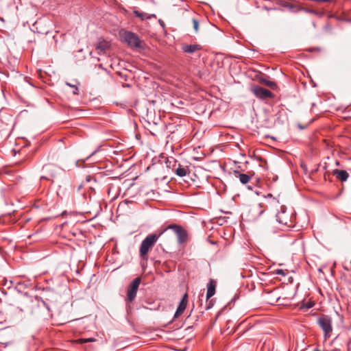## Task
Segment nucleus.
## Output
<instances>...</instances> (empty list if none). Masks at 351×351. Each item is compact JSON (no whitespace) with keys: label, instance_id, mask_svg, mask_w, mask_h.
<instances>
[{"label":"nucleus","instance_id":"19","mask_svg":"<svg viewBox=\"0 0 351 351\" xmlns=\"http://www.w3.org/2000/svg\"><path fill=\"white\" fill-rule=\"evenodd\" d=\"M165 164L169 169H171L172 171H173L178 163L173 157H169L167 158Z\"/></svg>","mask_w":351,"mask_h":351},{"label":"nucleus","instance_id":"6","mask_svg":"<svg viewBox=\"0 0 351 351\" xmlns=\"http://www.w3.org/2000/svg\"><path fill=\"white\" fill-rule=\"evenodd\" d=\"M141 282V278L140 277H137L134 278L128 286L125 298L127 303L132 302L136 298Z\"/></svg>","mask_w":351,"mask_h":351},{"label":"nucleus","instance_id":"34","mask_svg":"<svg viewBox=\"0 0 351 351\" xmlns=\"http://www.w3.org/2000/svg\"><path fill=\"white\" fill-rule=\"evenodd\" d=\"M99 67L102 68V64H99Z\"/></svg>","mask_w":351,"mask_h":351},{"label":"nucleus","instance_id":"15","mask_svg":"<svg viewBox=\"0 0 351 351\" xmlns=\"http://www.w3.org/2000/svg\"><path fill=\"white\" fill-rule=\"evenodd\" d=\"M233 174L236 178H239L240 182L243 184H247L253 176V174L242 173L238 170L234 171Z\"/></svg>","mask_w":351,"mask_h":351},{"label":"nucleus","instance_id":"35","mask_svg":"<svg viewBox=\"0 0 351 351\" xmlns=\"http://www.w3.org/2000/svg\"><path fill=\"white\" fill-rule=\"evenodd\" d=\"M95 152H96V151H95L94 152H93V154H92L91 155L95 154Z\"/></svg>","mask_w":351,"mask_h":351},{"label":"nucleus","instance_id":"27","mask_svg":"<svg viewBox=\"0 0 351 351\" xmlns=\"http://www.w3.org/2000/svg\"><path fill=\"white\" fill-rule=\"evenodd\" d=\"M86 180L88 182H90L91 181L96 182V179L94 177H92L90 176H87L86 178Z\"/></svg>","mask_w":351,"mask_h":351},{"label":"nucleus","instance_id":"30","mask_svg":"<svg viewBox=\"0 0 351 351\" xmlns=\"http://www.w3.org/2000/svg\"><path fill=\"white\" fill-rule=\"evenodd\" d=\"M73 88H75V90L73 91V93L74 95H78V88L74 85H73Z\"/></svg>","mask_w":351,"mask_h":351},{"label":"nucleus","instance_id":"14","mask_svg":"<svg viewBox=\"0 0 351 351\" xmlns=\"http://www.w3.org/2000/svg\"><path fill=\"white\" fill-rule=\"evenodd\" d=\"M332 175L336 176V178L341 181L345 182L349 177V173L346 170H340L335 169L332 171Z\"/></svg>","mask_w":351,"mask_h":351},{"label":"nucleus","instance_id":"10","mask_svg":"<svg viewBox=\"0 0 351 351\" xmlns=\"http://www.w3.org/2000/svg\"><path fill=\"white\" fill-rule=\"evenodd\" d=\"M187 303H188V294L185 293L182 296V298L179 303L177 310L174 314L173 318H178L183 313V312L184 311V310L186 308Z\"/></svg>","mask_w":351,"mask_h":351},{"label":"nucleus","instance_id":"13","mask_svg":"<svg viewBox=\"0 0 351 351\" xmlns=\"http://www.w3.org/2000/svg\"><path fill=\"white\" fill-rule=\"evenodd\" d=\"M202 49V46L198 44L187 45L184 44L182 46V50L186 53H193L197 51H200Z\"/></svg>","mask_w":351,"mask_h":351},{"label":"nucleus","instance_id":"32","mask_svg":"<svg viewBox=\"0 0 351 351\" xmlns=\"http://www.w3.org/2000/svg\"><path fill=\"white\" fill-rule=\"evenodd\" d=\"M66 85L73 88V85H71V84H69V83H68V82H67V83H66Z\"/></svg>","mask_w":351,"mask_h":351},{"label":"nucleus","instance_id":"26","mask_svg":"<svg viewBox=\"0 0 351 351\" xmlns=\"http://www.w3.org/2000/svg\"><path fill=\"white\" fill-rule=\"evenodd\" d=\"M313 305H314V304L313 302H308L306 304H304V306L302 307L305 308L306 309H308V308H311V307H313Z\"/></svg>","mask_w":351,"mask_h":351},{"label":"nucleus","instance_id":"3","mask_svg":"<svg viewBox=\"0 0 351 351\" xmlns=\"http://www.w3.org/2000/svg\"><path fill=\"white\" fill-rule=\"evenodd\" d=\"M276 217V221L282 227L290 228L293 226L292 215L290 213L287 212V208L285 206H280V210L277 213Z\"/></svg>","mask_w":351,"mask_h":351},{"label":"nucleus","instance_id":"11","mask_svg":"<svg viewBox=\"0 0 351 351\" xmlns=\"http://www.w3.org/2000/svg\"><path fill=\"white\" fill-rule=\"evenodd\" d=\"M177 235L178 243L179 244H182L186 243L188 239V232L187 231L181 226L176 232Z\"/></svg>","mask_w":351,"mask_h":351},{"label":"nucleus","instance_id":"29","mask_svg":"<svg viewBox=\"0 0 351 351\" xmlns=\"http://www.w3.org/2000/svg\"><path fill=\"white\" fill-rule=\"evenodd\" d=\"M283 6L291 9L293 8V5L289 3L283 4Z\"/></svg>","mask_w":351,"mask_h":351},{"label":"nucleus","instance_id":"24","mask_svg":"<svg viewBox=\"0 0 351 351\" xmlns=\"http://www.w3.org/2000/svg\"><path fill=\"white\" fill-rule=\"evenodd\" d=\"M133 13L134 14V15L140 19H141L142 20H143L145 19V13H143V12H138V10H134Z\"/></svg>","mask_w":351,"mask_h":351},{"label":"nucleus","instance_id":"33","mask_svg":"<svg viewBox=\"0 0 351 351\" xmlns=\"http://www.w3.org/2000/svg\"><path fill=\"white\" fill-rule=\"evenodd\" d=\"M350 342H351V340H349L348 342V346H349Z\"/></svg>","mask_w":351,"mask_h":351},{"label":"nucleus","instance_id":"28","mask_svg":"<svg viewBox=\"0 0 351 351\" xmlns=\"http://www.w3.org/2000/svg\"><path fill=\"white\" fill-rule=\"evenodd\" d=\"M213 306V300H211L209 301V303L206 305L205 309L208 310V309L211 308Z\"/></svg>","mask_w":351,"mask_h":351},{"label":"nucleus","instance_id":"20","mask_svg":"<svg viewBox=\"0 0 351 351\" xmlns=\"http://www.w3.org/2000/svg\"><path fill=\"white\" fill-rule=\"evenodd\" d=\"M260 82L274 90L276 89L278 87L275 82L270 81L265 77H261Z\"/></svg>","mask_w":351,"mask_h":351},{"label":"nucleus","instance_id":"4","mask_svg":"<svg viewBox=\"0 0 351 351\" xmlns=\"http://www.w3.org/2000/svg\"><path fill=\"white\" fill-rule=\"evenodd\" d=\"M23 303L25 309L30 312H33L37 308H39L40 304L46 306L47 308H48L45 302L38 296H27L23 300Z\"/></svg>","mask_w":351,"mask_h":351},{"label":"nucleus","instance_id":"23","mask_svg":"<svg viewBox=\"0 0 351 351\" xmlns=\"http://www.w3.org/2000/svg\"><path fill=\"white\" fill-rule=\"evenodd\" d=\"M192 22H193V29H194L195 32H198V27H199V21H198V20H197L196 19H192Z\"/></svg>","mask_w":351,"mask_h":351},{"label":"nucleus","instance_id":"16","mask_svg":"<svg viewBox=\"0 0 351 351\" xmlns=\"http://www.w3.org/2000/svg\"><path fill=\"white\" fill-rule=\"evenodd\" d=\"M261 204H255L251 206L249 210L250 213H252V217L256 218L262 215L265 210L262 208Z\"/></svg>","mask_w":351,"mask_h":351},{"label":"nucleus","instance_id":"1","mask_svg":"<svg viewBox=\"0 0 351 351\" xmlns=\"http://www.w3.org/2000/svg\"><path fill=\"white\" fill-rule=\"evenodd\" d=\"M162 235V233L151 234L147 235L145 239L143 240L139 248V254L141 258L147 260L148 252L156 243L158 238Z\"/></svg>","mask_w":351,"mask_h":351},{"label":"nucleus","instance_id":"9","mask_svg":"<svg viewBox=\"0 0 351 351\" xmlns=\"http://www.w3.org/2000/svg\"><path fill=\"white\" fill-rule=\"evenodd\" d=\"M111 45L110 42L106 40L104 38L101 37L98 41L95 44V48L99 55L106 53V51L110 49Z\"/></svg>","mask_w":351,"mask_h":351},{"label":"nucleus","instance_id":"25","mask_svg":"<svg viewBox=\"0 0 351 351\" xmlns=\"http://www.w3.org/2000/svg\"><path fill=\"white\" fill-rule=\"evenodd\" d=\"M275 274L277 275H281L283 276H286V272L282 269H276L275 271Z\"/></svg>","mask_w":351,"mask_h":351},{"label":"nucleus","instance_id":"31","mask_svg":"<svg viewBox=\"0 0 351 351\" xmlns=\"http://www.w3.org/2000/svg\"><path fill=\"white\" fill-rule=\"evenodd\" d=\"M159 23L162 27H165V23L161 19L159 20Z\"/></svg>","mask_w":351,"mask_h":351},{"label":"nucleus","instance_id":"5","mask_svg":"<svg viewBox=\"0 0 351 351\" xmlns=\"http://www.w3.org/2000/svg\"><path fill=\"white\" fill-rule=\"evenodd\" d=\"M317 324L323 330L325 339L329 338L332 331L331 317L328 315H322L317 319Z\"/></svg>","mask_w":351,"mask_h":351},{"label":"nucleus","instance_id":"21","mask_svg":"<svg viewBox=\"0 0 351 351\" xmlns=\"http://www.w3.org/2000/svg\"><path fill=\"white\" fill-rule=\"evenodd\" d=\"M181 227L180 225H178L176 223H172L169 226H167L163 230H162L160 233L164 234L166 231L168 230H172L175 233L177 232V230Z\"/></svg>","mask_w":351,"mask_h":351},{"label":"nucleus","instance_id":"2","mask_svg":"<svg viewBox=\"0 0 351 351\" xmlns=\"http://www.w3.org/2000/svg\"><path fill=\"white\" fill-rule=\"evenodd\" d=\"M119 36L122 41L126 43L132 48H143L141 41L137 34L130 31L121 30Z\"/></svg>","mask_w":351,"mask_h":351},{"label":"nucleus","instance_id":"22","mask_svg":"<svg viewBox=\"0 0 351 351\" xmlns=\"http://www.w3.org/2000/svg\"><path fill=\"white\" fill-rule=\"evenodd\" d=\"M96 341L95 338H81L77 340V341L80 343H85L89 342H94Z\"/></svg>","mask_w":351,"mask_h":351},{"label":"nucleus","instance_id":"7","mask_svg":"<svg viewBox=\"0 0 351 351\" xmlns=\"http://www.w3.org/2000/svg\"><path fill=\"white\" fill-rule=\"evenodd\" d=\"M251 91L259 99H273L275 97L270 90L257 85L252 86Z\"/></svg>","mask_w":351,"mask_h":351},{"label":"nucleus","instance_id":"8","mask_svg":"<svg viewBox=\"0 0 351 351\" xmlns=\"http://www.w3.org/2000/svg\"><path fill=\"white\" fill-rule=\"evenodd\" d=\"M43 170L45 175L40 177L41 180H47L53 182V179L56 178L59 168L53 164H47L43 166Z\"/></svg>","mask_w":351,"mask_h":351},{"label":"nucleus","instance_id":"12","mask_svg":"<svg viewBox=\"0 0 351 351\" xmlns=\"http://www.w3.org/2000/svg\"><path fill=\"white\" fill-rule=\"evenodd\" d=\"M216 281L212 278L209 280V282L207 284V292H206V299L208 300L210 299L212 296H213L215 293V289H216Z\"/></svg>","mask_w":351,"mask_h":351},{"label":"nucleus","instance_id":"17","mask_svg":"<svg viewBox=\"0 0 351 351\" xmlns=\"http://www.w3.org/2000/svg\"><path fill=\"white\" fill-rule=\"evenodd\" d=\"M173 171H174L176 174L180 177H184L190 172L188 167L181 165L180 163L178 164Z\"/></svg>","mask_w":351,"mask_h":351},{"label":"nucleus","instance_id":"18","mask_svg":"<svg viewBox=\"0 0 351 351\" xmlns=\"http://www.w3.org/2000/svg\"><path fill=\"white\" fill-rule=\"evenodd\" d=\"M280 299V296L276 294L275 291L268 293V298L267 302L271 305H276Z\"/></svg>","mask_w":351,"mask_h":351}]
</instances>
